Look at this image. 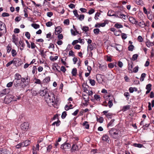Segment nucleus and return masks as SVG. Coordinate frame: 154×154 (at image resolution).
I'll list each match as a JSON object with an SVG mask.
<instances>
[{"instance_id":"1","label":"nucleus","mask_w":154,"mask_h":154,"mask_svg":"<svg viewBox=\"0 0 154 154\" xmlns=\"http://www.w3.org/2000/svg\"><path fill=\"white\" fill-rule=\"evenodd\" d=\"M45 100L48 103H52L54 104H57L59 99L57 97H55L54 94L51 92H49L47 96L45 97Z\"/></svg>"},{"instance_id":"2","label":"nucleus","mask_w":154,"mask_h":154,"mask_svg":"<svg viewBox=\"0 0 154 154\" xmlns=\"http://www.w3.org/2000/svg\"><path fill=\"white\" fill-rule=\"evenodd\" d=\"M109 134L113 138L118 139L119 137V132L115 128H112L108 131Z\"/></svg>"},{"instance_id":"3","label":"nucleus","mask_w":154,"mask_h":154,"mask_svg":"<svg viewBox=\"0 0 154 154\" xmlns=\"http://www.w3.org/2000/svg\"><path fill=\"white\" fill-rule=\"evenodd\" d=\"M21 84H24V85H22V88H25L29 84L30 82V79H28V76L27 75V77L25 78L21 77Z\"/></svg>"},{"instance_id":"4","label":"nucleus","mask_w":154,"mask_h":154,"mask_svg":"<svg viewBox=\"0 0 154 154\" xmlns=\"http://www.w3.org/2000/svg\"><path fill=\"white\" fill-rule=\"evenodd\" d=\"M0 154H11V150L5 147L0 148Z\"/></svg>"},{"instance_id":"5","label":"nucleus","mask_w":154,"mask_h":154,"mask_svg":"<svg viewBox=\"0 0 154 154\" xmlns=\"http://www.w3.org/2000/svg\"><path fill=\"white\" fill-rule=\"evenodd\" d=\"M20 128L22 130L26 131L29 128V124L28 122H24L21 124Z\"/></svg>"},{"instance_id":"6","label":"nucleus","mask_w":154,"mask_h":154,"mask_svg":"<svg viewBox=\"0 0 154 154\" xmlns=\"http://www.w3.org/2000/svg\"><path fill=\"white\" fill-rule=\"evenodd\" d=\"M48 92V89L46 88L43 90H40L38 93L41 96H44L45 98L47 96Z\"/></svg>"},{"instance_id":"7","label":"nucleus","mask_w":154,"mask_h":154,"mask_svg":"<svg viewBox=\"0 0 154 154\" xmlns=\"http://www.w3.org/2000/svg\"><path fill=\"white\" fill-rule=\"evenodd\" d=\"M71 147V145L69 143L65 142L61 145L60 148L63 149H69Z\"/></svg>"},{"instance_id":"8","label":"nucleus","mask_w":154,"mask_h":154,"mask_svg":"<svg viewBox=\"0 0 154 154\" xmlns=\"http://www.w3.org/2000/svg\"><path fill=\"white\" fill-rule=\"evenodd\" d=\"M19 59L14 58V59L13 60L9 62L6 65V67H8L13 63L14 64L16 65L17 63V61L19 62Z\"/></svg>"},{"instance_id":"9","label":"nucleus","mask_w":154,"mask_h":154,"mask_svg":"<svg viewBox=\"0 0 154 154\" xmlns=\"http://www.w3.org/2000/svg\"><path fill=\"white\" fill-rule=\"evenodd\" d=\"M102 75L100 74H98L96 75V78L97 80L99 83H101L103 82Z\"/></svg>"},{"instance_id":"10","label":"nucleus","mask_w":154,"mask_h":154,"mask_svg":"<svg viewBox=\"0 0 154 154\" xmlns=\"http://www.w3.org/2000/svg\"><path fill=\"white\" fill-rule=\"evenodd\" d=\"M102 138L103 141L106 142L107 143H109V142L110 139L107 134H104Z\"/></svg>"},{"instance_id":"11","label":"nucleus","mask_w":154,"mask_h":154,"mask_svg":"<svg viewBox=\"0 0 154 154\" xmlns=\"http://www.w3.org/2000/svg\"><path fill=\"white\" fill-rule=\"evenodd\" d=\"M62 31V29L60 26H58L55 27V35H57L60 33Z\"/></svg>"},{"instance_id":"12","label":"nucleus","mask_w":154,"mask_h":154,"mask_svg":"<svg viewBox=\"0 0 154 154\" xmlns=\"http://www.w3.org/2000/svg\"><path fill=\"white\" fill-rule=\"evenodd\" d=\"M129 20L130 22L133 24L137 25L138 23V21L132 17H130L129 18Z\"/></svg>"},{"instance_id":"13","label":"nucleus","mask_w":154,"mask_h":154,"mask_svg":"<svg viewBox=\"0 0 154 154\" xmlns=\"http://www.w3.org/2000/svg\"><path fill=\"white\" fill-rule=\"evenodd\" d=\"M79 150V148L78 146L75 144H73L72 146L71 149V152H73L75 151H77Z\"/></svg>"},{"instance_id":"14","label":"nucleus","mask_w":154,"mask_h":154,"mask_svg":"<svg viewBox=\"0 0 154 154\" xmlns=\"http://www.w3.org/2000/svg\"><path fill=\"white\" fill-rule=\"evenodd\" d=\"M5 29V32L7 31L6 25L4 23H2V21H0V31H2Z\"/></svg>"},{"instance_id":"15","label":"nucleus","mask_w":154,"mask_h":154,"mask_svg":"<svg viewBox=\"0 0 154 154\" xmlns=\"http://www.w3.org/2000/svg\"><path fill=\"white\" fill-rule=\"evenodd\" d=\"M136 25H138L139 26L142 28L146 26V25L145 24L143 20H142L139 22H138V23Z\"/></svg>"},{"instance_id":"16","label":"nucleus","mask_w":154,"mask_h":154,"mask_svg":"<svg viewBox=\"0 0 154 154\" xmlns=\"http://www.w3.org/2000/svg\"><path fill=\"white\" fill-rule=\"evenodd\" d=\"M13 83H14V88L15 89H17V87L20 85V82L18 80H14L13 81Z\"/></svg>"},{"instance_id":"17","label":"nucleus","mask_w":154,"mask_h":154,"mask_svg":"<svg viewBox=\"0 0 154 154\" xmlns=\"http://www.w3.org/2000/svg\"><path fill=\"white\" fill-rule=\"evenodd\" d=\"M108 111H104L103 112V113L104 115H105L106 117L108 118L111 119L112 118V114L111 113H108L107 114L106 113H107Z\"/></svg>"},{"instance_id":"18","label":"nucleus","mask_w":154,"mask_h":154,"mask_svg":"<svg viewBox=\"0 0 154 154\" xmlns=\"http://www.w3.org/2000/svg\"><path fill=\"white\" fill-rule=\"evenodd\" d=\"M13 42H14L15 45H17V42L18 41V38H16L15 35L14 34H13L12 35Z\"/></svg>"},{"instance_id":"19","label":"nucleus","mask_w":154,"mask_h":154,"mask_svg":"<svg viewBox=\"0 0 154 154\" xmlns=\"http://www.w3.org/2000/svg\"><path fill=\"white\" fill-rule=\"evenodd\" d=\"M50 77L49 76L46 77L43 80V83H48L50 81Z\"/></svg>"},{"instance_id":"20","label":"nucleus","mask_w":154,"mask_h":154,"mask_svg":"<svg viewBox=\"0 0 154 154\" xmlns=\"http://www.w3.org/2000/svg\"><path fill=\"white\" fill-rule=\"evenodd\" d=\"M15 80H19L21 78V75L18 73H16L14 75Z\"/></svg>"},{"instance_id":"21","label":"nucleus","mask_w":154,"mask_h":154,"mask_svg":"<svg viewBox=\"0 0 154 154\" xmlns=\"http://www.w3.org/2000/svg\"><path fill=\"white\" fill-rule=\"evenodd\" d=\"M19 44L20 45H21V47H22V48H20V49L21 51H22V50H23V48L25 47V44L24 43L23 41V40H20V41H19Z\"/></svg>"},{"instance_id":"22","label":"nucleus","mask_w":154,"mask_h":154,"mask_svg":"<svg viewBox=\"0 0 154 154\" xmlns=\"http://www.w3.org/2000/svg\"><path fill=\"white\" fill-rule=\"evenodd\" d=\"M83 99L85 100V102L86 103H88V101L89 100V97L87 96V95L83 94Z\"/></svg>"},{"instance_id":"23","label":"nucleus","mask_w":154,"mask_h":154,"mask_svg":"<svg viewBox=\"0 0 154 154\" xmlns=\"http://www.w3.org/2000/svg\"><path fill=\"white\" fill-rule=\"evenodd\" d=\"M34 80H35V83L41 85H42L43 83L42 82L40 79L35 78L34 79Z\"/></svg>"},{"instance_id":"24","label":"nucleus","mask_w":154,"mask_h":154,"mask_svg":"<svg viewBox=\"0 0 154 154\" xmlns=\"http://www.w3.org/2000/svg\"><path fill=\"white\" fill-rule=\"evenodd\" d=\"M128 70H129L130 72H129V73H132L133 72V71H132L131 69L133 68V62H131V64L130 66V64H129V63H128Z\"/></svg>"},{"instance_id":"25","label":"nucleus","mask_w":154,"mask_h":154,"mask_svg":"<svg viewBox=\"0 0 154 154\" xmlns=\"http://www.w3.org/2000/svg\"><path fill=\"white\" fill-rule=\"evenodd\" d=\"M130 108V106L129 105H127L124 106L122 109V111L123 112H125L129 109Z\"/></svg>"},{"instance_id":"26","label":"nucleus","mask_w":154,"mask_h":154,"mask_svg":"<svg viewBox=\"0 0 154 154\" xmlns=\"http://www.w3.org/2000/svg\"><path fill=\"white\" fill-rule=\"evenodd\" d=\"M72 74L73 76H76L77 74V70L76 68H73L72 71Z\"/></svg>"},{"instance_id":"27","label":"nucleus","mask_w":154,"mask_h":154,"mask_svg":"<svg viewBox=\"0 0 154 154\" xmlns=\"http://www.w3.org/2000/svg\"><path fill=\"white\" fill-rule=\"evenodd\" d=\"M133 146L134 147H137L138 148H141L143 146V145L139 143H134L133 144Z\"/></svg>"},{"instance_id":"28","label":"nucleus","mask_w":154,"mask_h":154,"mask_svg":"<svg viewBox=\"0 0 154 154\" xmlns=\"http://www.w3.org/2000/svg\"><path fill=\"white\" fill-rule=\"evenodd\" d=\"M30 141L29 140H26L23 142L24 146H26L29 145L30 143Z\"/></svg>"},{"instance_id":"29","label":"nucleus","mask_w":154,"mask_h":154,"mask_svg":"<svg viewBox=\"0 0 154 154\" xmlns=\"http://www.w3.org/2000/svg\"><path fill=\"white\" fill-rule=\"evenodd\" d=\"M108 23V20H105L104 22L99 24H97L99 25V27H104L105 26L106 24Z\"/></svg>"},{"instance_id":"30","label":"nucleus","mask_w":154,"mask_h":154,"mask_svg":"<svg viewBox=\"0 0 154 154\" xmlns=\"http://www.w3.org/2000/svg\"><path fill=\"white\" fill-rule=\"evenodd\" d=\"M115 119H112L110 122L107 124V127L108 128L109 126H113V123L115 121Z\"/></svg>"},{"instance_id":"31","label":"nucleus","mask_w":154,"mask_h":154,"mask_svg":"<svg viewBox=\"0 0 154 154\" xmlns=\"http://www.w3.org/2000/svg\"><path fill=\"white\" fill-rule=\"evenodd\" d=\"M31 26L35 29L39 28L40 27L39 25L36 23H32Z\"/></svg>"},{"instance_id":"32","label":"nucleus","mask_w":154,"mask_h":154,"mask_svg":"<svg viewBox=\"0 0 154 154\" xmlns=\"http://www.w3.org/2000/svg\"><path fill=\"white\" fill-rule=\"evenodd\" d=\"M146 75V74L145 73H143L141 75L140 80V81L142 82L144 81V78Z\"/></svg>"},{"instance_id":"33","label":"nucleus","mask_w":154,"mask_h":154,"mask_svg":"<svg viewBox=\"0 0 154 154\" xmlns=\"http://www.w3.org/2000/svg\"><path fill=\"white\" fill-rule=\"evenodd\" d=\"M60 121L59 120H58L57 122H53L51 125L54 126L56 124L57 126H58L60 125Z\"/></svg>"},{"instance_id":"34","label":"nucleus","mask_w":154,"mask_h":154,"mask_svg":"<svg viewBox=\"0 0 154 154\" xmlns=\"http://www.w3.org/2000/svg\"><path fill=\"white\" fill-rule=\"evenodd\" d=\"M103 119L102 117H100L99 118H98L97 117V121L100 122V123H103Z\"/></svg>"},{"instance_id":"35","label":"nucleus","mask_w":154,"mask_h":154,"mask_svg":"<svg viewBox=\"0 0 154 154\" xmlns=\"http://www.w3.org/2000/svg\"><path fill=\"white\" fill-rule=\"evenodd\" d=\"M138 56V55L137 54H134L132 57V60L133 61H135L136 60Z\"/></svg>"},{"instance_id":"36","label":"nucleus","mask_w":154,"mask_h":154,"mask_svg":"<svg viewBox=\"0 0 154 154\" xmlns=\"http://www.w3.org/2000/svg\"><path fill=\"white\" fill-rule=\"evenodd\" d=\"M21 147H24L23 142L19 143L15 146L16 148L18 149L20 148Z\"/></svg>"},{"instance_id":"37","label":"nucleus","mask_w":154,"mask_h":154,"mask_svg":"<svg viewBox=\"0 0 154 154\" xmlns=\"http://www.w3.org/2000/svg\"><path fill=\"white\" fill-rule=\"evenodd\" d=\"M148 41L147 42H146V45L148 47H150V46L152 45H154V44H153V42H150L149 41V40H148Z\"/></svg>"},{"instance_id":"38","label":"nucleus","mask_w":154,"mask_h":154,"mask_svg":"<svg viewBox=\"0 0 154 154\" xmlns=\"http://www.w3.org/2000/svg\"><path fill=\"white\" fill-rule=\"evenodd\" d=\"M94 99L96 100H97L99 101L100 99V96L99 95L96 94L94 95Z\"/></svg>"},{"instance_id":"39","label":"nucleus","mask_w":154,"mask_h":154,"mask_svg":"<svg viewBox=\"0 0 154 154\" xmlns=\"http://www.w3.org/2000/svg\"><path fill=\"white\" fill-rule=\"evenodd\" d=\"M11 98L14 101H16L17 100H19L20 98V96H16V97H15V96H13Z\"/></svg>"},{"instance_id":"40","label":"nucleus","mask_w":154,"mask_h":154,"mask_svg":"<svg viewBox=\"0 0 154 154\" xmlns=\"http://www.w3.org/2000/svg\"><path fill=\"white\" fill-rule=\"evenodd\" d=\"M58 57L57 56H56L54 57H53L52 56H51L50 57V59L51 61H54L57 60Z\"/></svg>"},{"instance_id":"41","label":"nucleus","mask_w":154,"mask_h":154,"mask_svg":"<svg viewBox=\"0 0 154 154\" xmlns=\"http://www.w3.org/2000/svg\"><path fill=\"white\" fill-rule=\"evenodd\" d=\"M90 81V83L91 84V85L94 86L95 84V81L94 80L90 79H89Z\"/></svg>"},{"instance_id":"42","label":"nucleus","mask_w":154,"mask_h":154,"mask_svg":"<svg viewBox=\"0 0 154 154\" xmlns=\"http://www.w3.org/2000/svg\"><path fill=\"white\" fill-rule=\"evenodd\" d=\"M134 47L133 45H131L128 46V49L129 51H132L133 50Z\"/></svg>"},{"instance_id":"43","label":"nucleus","mask_w":154,"mask_h":154,"mask_svg":"<svg viewBox=\"0 0 154 154\" xmlns=\"http://www.w3.org/2000/svg\"><path fill=\"white\" fill-rule=\"evenodd\" d=\"M67 115V113L66 111H64L62 113L61 115V118L62 119H64L66 117V116Z\"/></svg>"},{"instance_id":"44","label":"nucleus","mask_w":154,"mask_h":154,"mask_svg":"<svg viewBox=\"0 0 154 154\" xmlns=\"http://www.w3.org/2000/svg\"><path fill=\"white\" fill-rule=\"evenodd\" d=\"M114 26L117 28H119L123 27L122 25L119 24L118 23H116Z\"/></svg>"},{"instance_id":"45","label":"nucleus","mask_w":154,"mask_h":154,"mask_svg":"<svg viewBox=\"0 0 154 154\" xmlns=\"http://www.w3.org/2000/svg\"><path fill=\"white\" fill-rule=\"evenodd\" d=\"M152 85L150 84H149L146 85V88L147 90H151Z\"/></svg>"},{"instance_id":"46","label":"nucleus","mask_w":154,"mask_h":154,"mask_svg":"<svg viewBox=\"0 0 154 154\" xmlns=\"http://www.w3.org/2000/svg\"><path fill=\"white\" fill-rule=\"evenodd\" d=\"M82 29L83 31L86 32L89 30V27L87 26H83Z\"/></svg>"},{"instance_id":"47","label":"nucleus","mask_w":154,"mask_h":154,"mask_svg":"<svg viewBox=\"0 0 154 154\" xmlns=\"http://www.w3.org/2000/svg\"><path fill=\"white\" fill-rule=\"evenodd\" d=\"M100 32V29L98 28L95 29L94 30V32L96 35H97L99 34Z\"/></svg>"},{"instance_id":"48","label":"nucleus","mask_w":154,"mask_h":154,"mask_svg":"<svg viewBox=\"0 0 154 154\" xmlns=\"http://www.w3.org/2000/svg\"><path fill=\"white\" fill-rule=\"evenodd\" d=\"M11 53L12 56L13 57H15L17 54V52L16 50L13 49L11 51Z\"/></svg>"},{"instance_id":"49","label":"nucleus","mask_w":154,"mask_h":154,"mask_svg":"<svg viewBox=\"0 0 154 154\" xmlns=\"http://www.w3.org/2000/svg\"><path fill=\"white\" fill-rule=\"evenodd\" d=\"M85 17V15L84 14L80 15L78 17V19L80 21H82L84 20Z\"/></svg>"},{"instance_id":"50","label":"nucleus","mask_w":154,"mask_h":154,"mask_svg":"<svg viewBox=\"0 0 154 154\" xmlns=\"http://www.w3.org/2000/svg\"><path fill=\"white\" fill-rule=\"evenodd\" d=\"M119 18H123L125 20L126 19V16L123 14H119Z\"/></svg>"},{"instance_id":"51","label":"nucleus","mask_w":154,"mask_h":154,"mask_svg":"<svg viewBox=\"0 0 154 154\" xmlns=\"http://www.w3.org/2000/svg\"><path fill=\"white\" fill-rule=\"evenodd\" d=\"M73 13L74 15L77 18L79 17V15L78 14V11L77 10H75L73 11Z\"/></svg>"},{"instance_id":"52","label":"nucleus","mask_w":154,"mask_h":154,"mask_svg":"<svg viewBox=\"0 0 154 154\" xmlns=\"http://www.w3.org/2000/svg\"><path fill=\"white\" fill-rule=\"evenodd\" d=\"M46 25L47 27H49L53 25V23L49 21L46 23Z\"/></svg>"},{"instance_id":"53","label":"nucleus","mask_w":154,"mask_h":154,"mask_svg":"<svg viewBox=\"0 0 154 154\" xmlns=\"http://www.w3.org/2000/svg\"><path fill=\"white\" fill-rule=\"evenodd\" d=\"M6 89H4L3 90L2 92H1L0 93V97H2L3 96L4 94H6L7 92L6 91Z\"/></svg>"},{"instance_id":"54","label":"nucleus","mask_w":154,"mask_h":154,"mask_svg":"<svg viewBox=\"0 0 154 154\" xmlns=\"http://www.w3.org/2000/svg\"><path fill=\"white\" fill-rule=\"evenodd\" d=\"M112 100H109L108 102V104L109 108L111 107L113 105V103Z\"/></svg>"},{"instance_id":"55","label":"nucleus","mask_w":154,"mask_h":154,"mask_svg":"<svg viewBox=\"0 0 154 154\" xmlns=\"http://www.w3.org/2000/svg\"><path fill=\"white\" fill-rule=\"evenodd\" d=\"M31 47L32 49H34L35 47L37 48V47L35 45V43L32 42H31Z\"/></svg>"},{"instance_id":"56","label":"nucleus","mask_w":154,"mask_h":154,"mask_svg":"<svg viewBox=\"0 0 154 154\" xmlns=\"http://www.w3.org/2000/svg\"><path fill=\"white\" fill-rule=\"evenodd\" d=\"M139 67L137 66L135 67L133 69V71L134 73L137 72L138 70Z\"/></svg>"},{"instance_id":"57","label":"nucleus","mask_w":154,"mask_h":154,"mask_svg":"<svg viewBox=\"0 0 154 154\" xmlns=\"http://www.w3.org/2000/svg\"><path fill=\"white\" fill-rule=\"evenodd\" d=\"M26 36L28 39H29L30 38V35L29 33L28 32H26L25 34Z\"/></svg>"},{"instance_id":"58","label":"nucleus","mask_w":154,"mask_h":154,"mask_svg":"<svg viewBox=\"0 0 154 154\" xmlns=\"http://www.w3.org/2000/svg\"><path fill=\"white\" fill-rule=\"evenodd\" d=\"M149 125L150 124H146L143 125L142 128H143V129L146 130L147 129V128L149 126Z\"/></svg>"},{"instance_id":"59","label":"nucleus","mask_w":154,"mask_h":154,"mask_svg":"<svg viewBox=\"0 0 154 154\" xmlns=\"http://www.w3.org/2000/svg\"><path fill=\"white\" fill-rule=\"evenodd\" d=\"M110 45L112 47H113L115 48V47L116 46V45H118L119 46L121 47V45H119V44H118L116 43H112Z\"/></svg>"},{"instance_id":"60","label":"nucleus","mask_w":154,"mask_h":154,"mask_svg":"<svg viewBox=\"0 0 154 154\" xmlns=\"http://www.w3.org/2000/svg\"><path fill=\"white\" fill-rule=\"evenodd\" d=\"M63 23L64 24H66V25H69V21L68 19L65 20L63 22Z\"/></svg>"},{"instance_id":"61","label":"nucleus","mask_w":154,"mask_h":154,"mask_svg":"<svg viewBox=\"0 0 154 154\" xmlns=\"http://www.w3.org/2000/svg\"><path fill=\"white\" fill-rule=\"evenodd\" d=\"M138 41L140 42H142L143 41V39L141 36H139L137 38Z\"/></svg>"},{"instance_id":"62","label":"nucleus","mask_w":154,"mask_h":154,"mask_svg":"<svg viewBox=\"0 0 154 154\" xmlns=\"http://www.w3.org/2000/svg\"><path fill=\"white\" fill-rule=\"evenodd\" d=\"M95 10L94 9L91 8L88 12V13L89 14H91L94 13Z\"/></svg>"},{"instance_id":"63","label":"nucleus","mask_w":154,"mask_h":154,"mask_svg":"<svg viewBox=\"0 0 154 154\" xmlns=\"http://www.w3.org/2000/svg\"><path fill=\"white\" fill-rule=\"evenodd\" d=\"M124 95L127 98V100L129 99V97H128L130 96V94L128 92H125L124 93Z\"/></svg>"},{"instance_id":"64","label":"nucleus","mask_w":154,"mask_h":154,"mask_svg":"<svg viewBox=\"0 0 154 154\" xmlns=\"http://www.w3.org/2000/svg\"><path fill=\"white\" fill-rule=\"evenodd\" d=\"M122 38L123 39H125L127 38L126 35L124 33H122Z\"/></svg>"}]
</instances>
